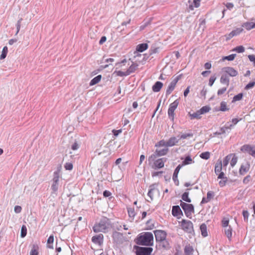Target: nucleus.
Returning <instances> with one entry per match:
<instances>
[{"label": "nucleus", "mask_w": 255, "mask_h": 255, "mask_svg": "<svg viewBox=\"0 0 255 255\" xmlns=\"http://www.w3.org/2000/svg\"><path fill=\"white\" fill-rule=\"evenodd\" d=\"M127 210L129 217L133 220L136 215L134 209L133 208H128Z\"/></svg>", "instance_id": "obj_33"}, {"label": "nucleus", "mask_w": 255, "mask_h": 255, "mask_svg": "<svg viewBox=\"0 0 255 255\" xmlns=\"http://www.w3.org/2000/svg\"><path fill=\"white\" fill-rule=\"evenodd\" d=\"M232 154L228 155L224 158L222 162V165L224 168H226V166L229 164V161L230 160Z\"/></svg>", "instance_id": "obj_31"}, {"label": "nucleus", "mask_w": 255, "mask_h": 255, "mask_svg": "<svg viewBox=\"0 0 255 255\" xmlns=\"http://www.w3.org/2000/svg\"><path fill=\"white\" fill-rule=\"evenodd\" d=\"M30 255H38V247L33 245L30 252Z\"/></svg>", "instance_id": "obj_34"}, {"label": "nucleus", "mask_w": 255, "mask_h": 255, "mask_svg": "<svg viewBox=\"0 0 255 255\" xmlns=\"http://www.w3.org/2000/svg\"><path fill=\"white\" fill-rule=\"evenodd\" d=\"M216 80V77L215 75L212 76L210 78V79H209V86L211 87L213 85V84L215 82Z\"/></svg>", "instance_id": "obj_52"}, {"label": "nucleus", "mask_w": 255, "mask_h": 255, "mask_svg": "<svg viewBox=\"0 0 255 255\" xmlns=\"http://www.w3.org/2000/svg\"><path fill=\"white\" fill-rule=\"evenodd\" d=\"M227 130V128H226V125H225L224 127L221 128L220 129V131H219V134H223L226 133V131Z\"/></svg>", "instance_id": "obj_62"}, {"label": "nucleus", "mask_w": 255, "mask_h": 255, "mask_svg": "<svg viewBox=\"0 0 255 255\" xmlns=\"http://www.w3.org/2000/svg\"><path fill=\"white\" fill-rule=\"evenodd\" d=\"M172 214L174 217H177L182 214V212L180 207L178 205L173 206L172 209Z\"/></svg>", "instance_id": "obj_20"}, {"label": "nucleus", "mask_w": 255, "mask_h": 255, "mask_svg": "<svg viewBox=\"0 0 255 255\" xmlns=\"http://www.w3.org/2000/svg\"><path fill=\"white\" fill-rule=\"evenodd\" d=\"M220 82L222 84L226 85L227 86L229 85L230 79L227 74H223L220 78Z\"/></svg>", "instance_id": "obj_22"}, {"label": "nucleus", "mask_w": 255, "mask_h": 255, "mask_svg": "<svg viewBox=\"0 0 255 255\" xmlns=\"http://www.w3.org/2000/svg\"><path fill=\"white\" fill-rule=\"evenodd\" d=\"M255 86V81H252L248 83L245 87L246 90H249L252 89Z\"/></svg>", "instance_id": "obj_51"}, {"label": "nucleus", "mask_w": 255, "mask_h": 255, "mask_svg": "<svg viewBox=\"0 0 255 255\" xmlns=\"http://www.w3.org/2000/svg\"><path fill=\"white\" fill-rule=\"evenodd\" d=\"M229 220H226L225 219H224L223 220H222V226L223 227L225 228H227V227H230V226H229Z\"/></svg>", "instance_id": "obj_57"}, {"label": "nucleus", "mask_w": 255, "mask_h": 255, "mask_svg": "<svg viewBox=\"0 0 255 255\" xmlns=\"http://www.w3.org/2000/svg\"><path fill=\"white\" fill-rule=\"evenodd\" d=\"M222 180L220 181L219 182V184L220 187H224L225 186L227 181V178L226 179H222Z\"/></svg>", "instance_id": "obj_60"}, {"label": "nucleus", "mask_w": 255, "mask_h": 255, "mask_svg": "<svg viewBox=\"0 0 255 255\" xmlns=\"http://www.w3.org/2000/svg\"><path fill=\"white\" fill-rule=\"evenodd\" d=\"M182 167V165L179 164L175 168L173 174L172 179L176 185H178L179 184V181L177 179L178 174Z\"/></svg>", "instance_id": "obj_18"}, {"label": "nucleus", "mask_w": 255, "mask_h": 255, "mask_svg": "<svg viewBox=\"0 0 255 255\" xmlns=\"http://www.w3.org/2000/svg\"><path fill=\"white\" fill-rule=\"evenodd\" d=\"M157 156H158L155 151L148 157V161L149 162V164H150L152 162L154 163V161H156L157 160L156 159V158H157Z\"/></svg>", "instance_id": "obj_37"}, {"label": "nucleus", "mask_w": 255, "mask_h": 255, "mask_svg": "<svg viewBox=\"0 0 255 255\" xmlns=\"http://www.w3.org/2000/svg\"><path fill=\"white\" fill-rule=\"evenodd\" d=\"M73 164L70 162H67L64 165V167L66 170H71L73 169Z\"/></svg>", "instance_id": "obj_54"}, {"label": "nucleus", "mask_w": 255, "mask_h": 255, "mask_svg": "<svg viewBox=\"0 0 255 255\" xmlns=\"http://www.w3.org/2000/svg\"><path fill=\"white\" fill-rule=\"evenodd\" d=\"M250 168V164L248 162H247L245 164H242L239 169L240 174L242 175H244L249 171Z\"/></svg>", "instance_id": "obj_17"}, {"label": "nucleus", "mask_w": 255, "mask_h": 255, "mask_svg": "<svg viewBox=\"0 0 255 255\" xmlns=\"http://www.w3.org/2000/svg\"><path fill=\"white\" fill-rule=\"evenodd\" d=\"M210 110V108L208 106H204L202 107L200 110V112L201 114H204L207 112H208Z\"/></svg>", "instance_id": "obj_47"}, {"label": "nucleus", "mask_w": 255, "mask_h": 255, "mask_svg": "<svg viewBox=\"0 0 255 255\" xmlns=\"http://www.w3.org/2000/svg\"><path fill=\"white\" fill-rule=\"evenodd\" d=\"M180 206L184 210L186 217L191 219L192 214L194 212V206L192 204H188L181 201Z\"/></svg>", "instance_id": "obj_3"}, {"label": "nucleus", "mask_w": 255, "mask_h": 255, "mask_svg": "<svg viewBox=\"0 0 255 255\" xmlns=\"http://www.w3.org/2000/svg\"><path fill=\"white\" fill-rule=\"evenodd\" d=\"M104 241V236L102 234L93 236L92 238V241L95 244L101 246L103 244Z\"/></svg>", "instance_id": "obj_14"}, {"label": "nucleus", "mask_w": 255, "mask_h": 255, "mask_svg": "<svg viewBox=\"0 0 255 255\" xmlns=\"http://www.w3.org/2000/svg\"><path fill=\"white\" fill-rule=\"evenodd\" d=\"M201 113H200V111H197V112L193 113L192 114H190V116L191 117V119H199L201 118Z\"/></svg>", "instance_id": "obj_38"}, {"label": "nucleus", "mask_w": 255, "mask_h": 255, "mask_svg": "<svg viewBox=\"0 0 255 255\" xmlns=\"http://www.w3.org/2000/svg\"><path fill=\"white\" fill-rule=\"evenodd\" d=\"M248 58L251 62H254L255 66V56L254 55H248Z\"/></svg>", "instance_id": "obj_64"}, {"label": "nucleus", "mask_w": 255, "mask_h": 255, "mask_svg": "<svg viewBox=\"0 0 255 255\" xmlns=\"http://www.w3.org/2000/svg\"><path fill=\"white\" fill-rule=\"evenodd\" d=\"M193 136V134L192 133H184V134H182L181 135L180 138L181 139H186L187 137H192Z\"/></svg>", "instance_id": "obj_55"}, {"label": "nucleus", "mask_w": 255, "mask_h": 255, "mask_svg": "<svg viewBox=\"0 0 255 255\" xmlns=\"http://www.w3.org/2000/svg\"><path fill=\"white\" fill-rule=\"evenodd\" d=\"M210 153L208 151L202 152L200 154V157L203 159H208L210 158Z\"/></svg>", "instance_id": "obj_43"}, {"label": "nucleus", "mask_w": 255, "mask_h": 255, "mask_svg": "<svg viewBox=\"0 0 255 255\" xmlns=\"http://www.w3.org/2000/svg\"><path fill=\"white\" fill-rule=\"evenodd\" d=\"M224 231H225V234L226 235V236L227 237V238L229 240H231V239L232 238V229L231 227V226L229 227L225 228Z\"/></svg>", "instance_id": "obj_29"}, {"label": "nucleus", "mask_w": 255, "mask_h": 255, "mask_svg": "<svg viewBox=\"0 0 255 255\" xmlns=\"http://www.w3.org/2000/svg\"><path fill=\"white\" fill-rule=\"evenodd\" d=\"M243 215L245 221H247L249 216V212L246 210H244L243 212Z\"/></svg>", "instance_id": "obj_58"}, {"label": "nucleus", "mask_w": 255, "mask_h": 255, "mask_svg": "<svg viewBox=\"0 0 255 255\" xmlns=\"http://www.w3.org/2000/svg\"><path fill=\"white\" fill-rule=\"evenodd\" d=\"M242 26L248 30L255 28V21L245 22L243 24Z\"/></svg>", "instance_id": "obj_23"}, {"label": "nucleus", "mask_w": 255, "mask_h": 255, "mask_svg": "<svg viewBox=\"0 0 255 255\" xmlns=\"http://www.w3.org/2000/svg\"><path fill=\"white\" fill-rule=\"evenodd\" d=\"M166 158H161L154 161L152 167L155 169H160L164 167V163L166 161Z\"/></svg>", "instance_id": "obj_11"}, {"label": "nucleus", "mask_w": 255, "mask_h": 255, "mask_svg": "<svg viewBox=\"0 0 255 255\" xmlns=\"http://www.w3.org/2000/svg\"><path fill=\"white\" fill-rule=\"evenodd\" d=\"M159 245L161 246L162 248L164 249H169L170 248L169 244L168 242L166 240V239H164L163 241H160L159 242Z\"/></svg>", "instance_id": "obj_39"}, {"label": "nucleus", "mask_w": 255, "mask_h": 255, "mask_svg": "<svg viewBox=\"0 0 255 255\" xmlns=\"http://www.w3.org/2000/svg\"><path fill=\"white\" fill-rule=\"evenodd\" d=\"M111 226L110 220L107 217H103L98 223H96L93 227L95 233H107Z\"/></svg>", "instance_id": "obj_2"}, {"label": "nucleus", "mask_w": 255, "mask_h": 255, "mask_svg": "<svg viewBox=\"0 0 255 255\" xmlns=\"http://www.w3.org/2000/svg\"><path fill=\"white\" fill-rule=\"evenodd\" d=\"M54 242V236L53 235H50L48 238L47 243V244H52Z\"/></svg>", "instance_id": "obj_61"}, {"label": "nucleus", "mask_w": 255, "mask_h": 255, "mask_svg": "<svg viewBox=\"0 0 255 255\" xmlns=\"http://www.w3.org/2000/svg\"><path fill=\"white\" fill-rule=\"evenodd\" d=\"M179 139L172 136L167 141V147H171L176 145L179 142Z\"/></svg>", "instance_id": "obj_19"}, {"label": "nucleus", "mask_w": 255, "mask_h": 255, "mask_svg": "<svg viewBox=\"0 0 255 255\" xmlns=\"http://www.w3.org/2000/svg\"><path fill=\"white\" fill-rule=\"evenodd\" d=\"M168 148H163L162 149H156L155 151L158 156L165 155L168 152Z\"/></svg>", "instance_id": "obj_32"}, {"label": "nucleus", "mask_w": 255, "mask_h": 255, "mask_svg": "<svg viewBox=\"0 0 255 255\" xmlns=\"http://www.w3.org/2000/svg\"><path fill=\"white\" fill-rule=\"evenodd\" d=\"M153 235L151 232H143L138 235L135 243L140 246H152L153 245Z\"/></svg>", "instance_id": "obj_1"}, {"label": "nucleus", "mask_w": 255, "mask_h": 255, "mask_svg": "<svg viewBox=\"0 0 255 255\" xmlns=\"http://www.w3.org/2000/svg\"><path fill=\"white\" fill-rule=\"evenodd\" d=\"M7 51V47L6 46H4L2 50V53L0 57V59H3L6 57Z\"/></svg>", "instance_id": "obj_46"}, {"label": "nucleus", "mask_w": 255, "mask_h": 255, "mask_svg": "<svg viewBox=\"0 0 255 255\" xmlns=\"http://www.w3.org/2000/svg\"><path fill=\"white\" fill-rule=\"evenodd\" d=\"M114 242L117 243H122L123 240V234L115 231L113 233L112 235Z\"/></svg>", "instance_id": "obj_15"}, {"label": "nucleus", "mask_w": 255, "mask_h": 255, "mask_svg": "<svg viewBox=\"0 0 255 255\" xmlns=\"http://www.w3.org/2000/svg\"><path fill=\"white\" fill-rule=\"evenodd\" d=\"M200 230L201 232V235L204 237H206L208 236V233L207 230V226L205 224H202L200 226Z\"/></svg>", "instance_id": "obj_28"}, {"label": "nucleus", "mask_w": 255, "mask_h": 255, "mask_svg": "<svg viewBox=\"0 0 255 255\" xmlns=\"http://www.w3.org/2000/svg\"><path fill=\"white\" fill-rule=\"evenodd\" d=\"M243 31V29L242 28H238L235 30L232 31V32L233 33V35L235 36H237L240 34Z\"/></svg>", "instance_id": "obj_50"}, {"label": "nucleus", "mask_w": 255, "mask_h": 255, "mask_svg": "<svg viewBox=\"0 0 255 255\" xmlns=\"http://www.w3.org/2000/svg\"><path fill=\"white\" fill-rule=\"evenodd\" d=\"M181 198L184 201L187 203H190L191 202V199L189 197V192H184L181 196Z\"/></svg>", "instance_id": "obj_35"}, {"label": "nucleus", "mask_w": 255, "mask_h": 255, "mask_svg": "<svg viewBox=\"0 0 255 255\" xmlns=\"http://www.w3.org/2000/svg\"><path fill=\"white\" fill-rule=\"evenodd\" d=\"M27 234V228L25 225H23L21 228L20 236L21 238H24L26 236Z\"/></svg>", "instance_id": "obj_45"}, {"label": "nucleus", "mask_w": 255, "mask_h": 255, "mask_svg": "<svg viewBox=\"0 0 255 255\" xmlns=\"http://www.w3.org/2000/svg\"><path fill=\"white\" fill-rule=\"evenodd\" d=\"M227 90V88H223L218 90L217 94L218 95H221L223 94Z\"/></svg>", "instance_id": "obj_63"}, {"label": "nucleus", "mask_w": 255, "mask_h": 255, "mask_svg": "<svg viewBox=\"0 0 255 255\" xmlns=\"http://www.w3.org/2000/svg\"><path fill=\"white\" fill-rule=\"evenodd\" d=\"M163 86V84L162 82L159 81H157L155 82V83L152 86V90L154 92H159L161 88Z\"/></svg>", "instance_id": "obj_24"}, {"label": "nucleus", "mask_w": 255, "mask_h": 255, "mask_svg": "<svg viewBox=\"0 0 255 255\" xmlns=\"http://www.w3.org/2000/svg\"><path fill=\"white\" fill-rule=\"evenodd\" d=\"M224 168L222 165L221 160H218L215 166V173L218 175L219 173L222 172V169Z\"/></svg>", "instance_id": "obj_21"}, {"label": "nucleus", "mask_w": 255, "mask_h": 255, "mask_svg": "<svg viewBox=\"0 0 255 255\" xmlns=\"http://www.w3.org/2000/svg\"><path fill=\"white\" fill-rule=\"evenodd\" d=\"M134 248L136 249V255H150L153 251L151 247H141L134 246Z\"/></svg>", "instance_id": "obj_5"}, {"label": "nucleus", "mask_w": 255, "mask_h": 255, "mask_svg": "<svg viewBox=\"0 0 255 255\" xmlns=\"http://www.w3.org/2000/svg\"><path fill=\"white\" fill-rule=\"evenodd\" d=\"M215 196V193L213 191H210L207 192V197H203L200 203V204H203L209 202L211 199L214 198Z\"/></svg>", "instance_id": "obj_16"}, {"label": "nucleus", "mask_w": 255, "mask_h": 255, "mask_svg": "<svg viewBox=\"0 0 255 255\" xmlns=\"http://www.w3.org/2000/svg\"><path fill=\"white\" fill-rule=\"evenodd\" d=\"M180 78H181V75H178L172 80V81L171 82V83H170L169 85L168 86V87L166 90V96H168L169 94H170L173 91L177 83L179 80Z\"/></svg>", "instance_id": "obj_9"}, {"label": "nucleus", "mask_w": 255, "mask_h": 255, "mask_svg": "<svg viewBox=\"0 0 255 255\" xmlns=\"http://www.w3.org/2000/svg\"><path fill=\"white\" fill-rule=\"evenodd\" d=\"M243 97V94L242 93H239L237 95H235L233 99L232 102L234 103L237 101H240Z\"/></svg>", "instance_id": "obj_41"}, {"label": "nucleus", "mask_w": 255, "mask_h": 255, "mask_svg": "<svg viewBox=\"0 0 255 255\" xmlns=\"http://www.w3.org/2000/svg\"><path fill=\"white\" fill-rule=\"evenodd\" d=\"M155 240L157 242L163 241L166 238V233L162 230H155L153 231Z\"/></svg>", "instance_id": "obj_10"}, {"label": "nucleus", "mask_w": 255, "mask_h": 255, "mask_svg": "<svg viewBox=\"0 0 255 255\" xmlns=\"http://www.w3.org/2000/svg\"><path fill=\"white\" fill-rule=\"evenodd\" d=\"M60 172V169H57L53 173V178L51 188L54 193H56L58 189Z\"/></svg>", "instance_id": "obj_4"}, {"label": "nucleus", "mask_w": 255, "mask_h": 255, "mask_svg": "<svg viewBox=\"0 0 255 255\" xmlns=\"http://www.w3.org/2000/svg\"><path fill=\"white\" fill-rule=\"evenodd\" d=\"M233 50L238 53H242L245 51V48L243 46H239L235 47Z\"/></svg>", "instance_id": "obj_48"}, {"label": "nucleus", "mask_w": 255, "mask_h": 255, "mask_svg": "<svg viewBox=\"0 0 255 255\" xmlns=\"http://www.w3.org/2000/svg\"><path fill=\"white\" fill-rule=\"evenodd\" d=\"M192 162H194V161H193L191 157L190 156H187L181 165H182L183 166V165L191 164Z\"/></svg>", "instance_id": "obj_36"}, {"label": "nucleus", "mask_w": 255, "mask_h": 255, "mask_svg": "<svg viewBox=\"0 0 255 255\" xmlns=\"http://www.w3.org/2000/svg\"><path fill=\"white\" fill-rule=\"evenodd\" d=\"M148 48V44L147 43H141L136 46V50L138 52H142Z\"/></svg>", "instance_id": "obj_26"}, {"label": "nucleus", "mask_w": 255, "mask_h": 255, "mask_svg": "<svg viewBox=\"0 0 255 255\" xmlns=\"http://www.w3.org/2000/svg\"><path fill=\"white\" fill-rule=\"evenodd\" d=\"M156 187V184H153L149 186L147 196L150 198L151 201H152L153 199L154 194L155 193H159V190Z\"/></svg>", "instance_id": "obj_12"}, {"label": "nucleus", "mask_w": 255, "mask_h": 255, "mask_svg": "<svg viewBox=\"0 0 255 255\" xmlns=\"http://www.w3.org/2000/svg\"><path fill=\"white\" fill-rule=\"evenodd\" d=\"M241 151L247 153L255 157V145L251 144H244L241 147Z\"/></svg>", "instance_id": "obj_6"}, {"label": "nucleus", "mask_w": 255, "mask_h": 255, "mask_svg": "<svg viewBox=\"0 0 255 255\" xmlns=\"http://www.w3.org/2000/svg\"><path fill=\"white\" fill-rule=\"evenodd\" d=\"M22 20V18H20L17 22V23L16 24V29H17L16 34H17L19 31L20 26H21V22Z\"/></svg>", "instance_id": "obj_53"}, {"label": "nucleus", "mask_w": 255, "mask_h": 255, "mask_svg": "<svg viewBox=\"0 0 255 255\" xmlns=\"http://www.w3.org/2000/svg\"><path fill=\"white\" fill-rule=\"evenodd\" d=\"M251 180V177L250 175H247L245 177L243 181V182L245 184H247Z\"/></svg>", "instance_id": "obj_56"}, {"label": "nucleus", "mask_w": 255, "mask_h": 255, "mask_svg": "<svg viewBox=\"0 0 255 255\" xmlns=\"http://www.w3.org/2000/svg\"><path fill=\"white\" fill-rule=\"evenodd\" d=\"M178 104V100H176L169 105V108L168 110V114L169 118H171L172 120H173L174 119V111L177 108Z\"/></svg>", "instance_id": "obj_8"}, {"label": "nucleus", "mask_w": 255, "mask_h": 255, "mask_svg": "<svg viewBox=\"0 0 255 255\" xmlns=\"http://www.w3.org/2000/svg\"><path fill=\"white\" fill-rule=\"evenodd\" d=\"M21 207L20 206L16 205L14 207V211L15 213H20L21 212Z\"/></svg>", "instance_id": "obj_59"}, {"label": "nucleus", "mask_w": 255, "mask_h": 255, "mask_svg": "<svg viewBox=\"0 0 255 255\" xmlns=\"http://www.w3.org/2000/svg\"><path fill=\"white\" fill-rule=\"evenodd\" d=\"M220 110L221 111L225 112L229 110L227 107V104L225 102L222 101L220 104Z\"/></svg>", "instance_id": "obj_44"}, {"label": "nucleus", "mask_w": 255, "mask_h": 255, "mask_svg": "<svg viewBox=\"0 0 255 255\" xmlns=\"http://www.w3.org/2000/svg\"><path fill=\"white\" fill-rule=\"evenodd\" d=\"M102 76L101 75H99L96 77H94L92 80L90 81V85L91 86L94 85L97 83H98L101 80Z\"/></svg>", "instance_id": "obj_30"}, {"label": "nucleus", "mask_w": 255, "mask_h": 255, "mask_svg": "<svg viewBox=\"0 0 255 255\" xmlns=\"http://www.w3.org/2000/svg\"><path fill=\"white\" fill-rule=\"evenodd\" d=\"M181 226L183 230L188 233H192L193 231V223L190 221L182 220L181 221Z\"/></svg>", "instance_id": "obj_7"}, {"label": "nucleus", "mask_w": 255, "mask_h": 255, "mask_svg": "<svg viewBox=\"0 0 255 255\" xmlns=\"http://www.w3.org/2000/svg\"><path fill=\"white\" fill-rule=\"evenodd\" d=\"M193 248L190 245H186L184 249L185 255H192L193 253Z\"/></svg>", "instance_id": "obj_25"}, {"label": "nucleus", "mask_w": 255, "mask_h": 255, "mask_svg": "<svg viewBox=\"0 0 255 255\" xmlns=\"http://www.w3.org/2000/svg\"><path fill=\"white\" fill-rule=\"evenodd\" d=\"M138 66V65L135 63H132L128 69L127 70V73L128 74V75H130V74L133 73L136 70L137 67Z\"/></svg>", "instance_id": "obj_27"}, {"label": "nucleus", "mask_w": 255, "mask_h": 255, "mask_svg": "<svg viewBox=\"0 0 255 255\" xmlns=\"http://www.w3.org/2000/svg\"><path fill=\"white\" fill-rule=\"evenodd\" d=\"M223 71L227 75L231 77H235L238 74V72L234 68L231 67H226L223 68Z\"/></svg>", "instance_id": "obj_13"}, {"label": "nucleus", "mask_w": 255, "mask_h": 255, "mask_svg": "<svg viewBox=\"0 0 255 255\" xmlns=\"http://www.w3.org/2000/svg\"><path fill=\"white\" fill-rule=\"evenodd\" d=\"M155 146L157 147L161 146L167 147V141H166L163 139L161 140L155 144Z\"/></svg>", "instance_id": "obj_42"}, {"label": "nucleus", "mask_w": 255, "mask_h": 255, "mask_svg": "<svg viewBox=\"0 0 255 255\" xmlns=\"http://www.w3.org/2000/svg\"><path fill=\"white\" fill-rule=\"evenodd\" d=\"M230 164L232 167H234L237 163L238 161V157L235 154H232L231 158Z\"/></svg>", "instance_id": "obj_40"}, {"label": "nucleus", "mask_w": 255, "mask_h": 255, "mask_svg": "<svg viewBox=\"0 0 255 255\" xmlns=\"http://www.w3.org/2000/svg\"><path fill=\"white\" fill-rule=\"evenodd\" d=\"M236 56V54H232L230 55L225 56L223 58V60H228L229 61L233 60Z\"/></svg>", "instance_id": "obj_49"}]
</instances>
